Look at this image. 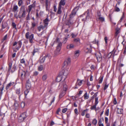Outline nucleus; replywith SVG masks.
Masks as SVG:
<instances>
[{"instance_id":"obj_1","label":"nucleus","mask_w":126,"mask_h":126,"mask_svg":"<svg viewBox=\"0 0 126 126\" xmlns=\"http://www.w3.org/2000/svg\"><path fill=\"white\" fill-rule=\"evenodd\" d=\"M75 9L76 8L73 10L72 13L70 15V19L69 20L67 21L66 23V25H68L69 28L70 26L73 23V22L72 21L71 18L75 15L77 11L75 10Z\"/></svg>"},{"instance_id":"obj_2","label":"nucleus","mask_w":126,"mask_h":126,"mask_svg":"<svg viewBox=\"0 0 126 126\" xmlns=\"http://www.w3.org/2000/svg\"><path fill=\"white\" fill-rule=\"evenodd\" d=\"M25 13L26 12L25 10L24 6H22L18 16V17L19 18L25 17Z\"/></svg>"},{"instance_id":"obj_3","label":"nucleus","mask_w":126,"mask_h":126,"mask_svg":"<svg viewBox=\"0 0 126 126\" xmlns=\"http://www.w3.org/2000/svg\"><path fill=\"white\" fill-rule=\"evenodd\" d=\"M27 116L26 115V113H24L21 114L18 118V120L20 122H21L23 121L24 119L26 118Z\"/></svg>"},{"instance_id":"obj_4","label":"nucleus","mask_w":126,"mask_h":126,"mask_svg":"<svg viewBox=\"0 0 126 126\" xmlns=\"http://www.w3.org/2000/svg\"><path fill=\"white\" fill-rule=\"evenodd\" d=\"M95 55L97 61L100 62L102 60V58L101 54L100 52H98L95 54Z\"/></svg>"},{"instance_id":"obj_5","label":"nucleus","mask_w":126,"mask_h":126,"mask_svg":"<svg viewBox=\"0 0 126 126\" xmlns=\"http://www.w3.org/2000/svg\"><path fill=\"white\" fill-rule=\"evenodd\" d=\"M56 42L58 44L57 48L61 49L62 45V42H60L59 38H57L56 39Z\"/></svg>"},{"instance_id":"obj_6","label":"nucleus","mask_w":126,"mask_h":126,"mask_svg":"<svg viewBox=\"0 0 126 126\" xmlns=\"http://www.w3.org/2000/svg\"><path fill=\"white\" fill-rule=\"evenodd\" d=\"M31 85L30 82L29 80H27L26 82V87L27 89H29L31 87Z\"/></svg>"},{"instance_id":"obj_7","label":"nucleus","mask_w":126,"mask_h":126,"mask_svg":"<svg viewBox=\"0 0 126 126\" xmlns=\"http://www.w3.org/2000/svg\"><path fill=\"white\" fill-rule=\"evenodd\" d=\"M46 28L44 26L42 25H40L38 27V30L39 32L41 31L42 30H43Z\"/></svg>"},{"instance_id":"obj_8","label":"nucleus","mask_w":126,"mask_h":126,"mask_svg":"<svg viewBox=\"0 0 126 126\" xmlns=\"http://www.w3.org/2000/svg\"><path fill=\"white\" fill-rule=\"evenodd\" d=\"M49 20L48 18H46L44 20V26L45 27H46L47 26V25L48 24V22Z\"/></svg>"},{"instance_id":"obj_9","label":"nucleus","mask_w":126,"mask_h":126,"mask_svg":"<svg viewBox=\"0 0 126 126\" xmlns=\"http://www.w3.org/2000/svg\"><path fill=\"white\" fill-rule=\"evenodd\" d=\"M86 50H87L86 52L87 53H90L91 52V45L89 46V47H86Z\"/></svg>"},{"instance_id":"obj_10","label":"nucleus","mask_w":126,"mask_h":126,"mask_svg":"<svg viewBox=\"0 0 126 126\" xmlns=\"http://www.w3.org/2000/svg\"><path fill=\"white\" fill-rule=\"evenodd\" d=\"M62 76L61 75H59L58 76L56 80L58 82L62 80Z\"/></svg>"},{"instance_id":"obj_11","label":"nucleus","mask_w":126,"mask_h":126,"mask_svg":"<svg viewBox=\"0 0 126 126\" xmlns=\"http://www.w3.org/2000/svg\"><path fill=\"white\" fill-rule=\"evenodd\" d=\"M65 4L64 0H61L59 3V6H61L62 5L64 6L65 5Z\"/></svg>"},{"instance_id":"obj_12","label":"nucleus","mask_w":126,"mask_h":126,"mask_svg":"<svg viewBox=\"0 0 126 126\" xmlns=\"http://www.w3.org/2000/svg\"><path fill=\"white\" fill-rule=\"evenodd\" d=\"M44 58H45V60H49L51 58L50 55L49 54H47L44 57Z\"/></svg>"},{"instance_id":"obj_13","label":"nucleus","mask_w":126,"mask_h":126,"mask_svg":"<svg viewBox=\"0 0 126 126\" xmlns=\"http://www.w3.org/2000/svg\"><path fill=\"white\" fill-rule=\"evenodd\" d=\"M33 34H31L29 37V40H30V43H32V40L33 39Z\"/></svg>"},{"instance_id":"obj_14","label":"nucleus","mask_w":126,"mask_h":126,"mask_svg":"<svg viewBox=\"0 0 126 126\" xmlns=\"http://www.w3.org/2000/svg\"><path fill=\"white\" fill-rule=\"evenodd\" d=\"M79 55V51L78 50L75 52V56L76 57H78Z\"/></svg>"},{"instance_id":"obj_15","label":"nucleus","mask_w":126,"mask_h":126,"mask_svg":"<svg viewBox=\"0 0 126 126\" xmlns=\"http://www.w3.org/2000/svg\"><path fill=\"white\" fill-rule=\"evenodd\" d=\"M65 91H63L62 93H61L59 97L60 98H62V97L65 94Z\"/></svg>"},{"instance_id":"obj_16","label":"nucleus","mask_w":126,"mask_h":126,"mask_svg":"<svg viewBox=\"0 0 126 126\" xmlns=\"http://www.w3.org/2000/svg\"><path fill=\"white\" fill-rule=\"evenodd\" d=\"M62 8V6H59L58 8V10L57 12V13L58 14H60L62 12V11L61 10V9Z\"/></svg>"},{"instance_id":"obj_17","label":"nucleus","mask_w":126,"mask_h":126,"mask_svg":"<svg viewBox=\"0 0 126 126\" xmlns=\"http://www.w3.org/2000/svg\"><path fill=\"white\" fill-rule=\"evenodd\" d=\"M14 83H11L10 82L7 85L6 87V89H8L11 86L13 85Z\"/></svg>"},{"instance_id":"obj_18","label":"nucleus","mask_w":126,"mask_h":126,"mask_svg":"<svg viewBox=\"0 0 126 126\" xmlns=\"http://www.w3.org/2000/svg\"><path fill=\"white\" fill-rule=\"evenodd\" d=\"M61 49H60V48H57V49H56V51L55 52V54L56 55H57L58 54L59 52L61 50Z\"/></svg>"},{"instance_id":"obj_19","label":"nucleus","mask_w":126,"mask_h":126,"mask_svg":"<svg viewBox=\"0 0 126 126\" xmlns=\"http://www.w3.org/2000/svg\"><path fill=\"white\" fill-rule=\"evenodd\" d=\"M113 51H112L108 55V58H110L111 56L112 55V56H114V54L113 53Z\"/></svg>"},{"instance_id":"obj_20","label":"nucleus","mask_w":126,"mask_h":126,"mask_svg":"<svg viewBox=\"0 0 126 126\" xmlns=\"http://www.w3.org/2000/svg\"><path fill=\"white\" fill-rule=\"evenodd\" d=\"M7 26V24L6 23H2V28L3 29L5 28Z\"/></svg>"},{"instance_id":"obj_21","label":"nucleus","mask_w":126,"mask_h":126,"mask_svg":"<svg viewBox=\"0 0 126 126\" xmlns=\"http://www.w3.org/2000/svg\"><path fill=\"white\" fill-rule=\"evenodd\" d=\"M96 105L95 104V105H94L93 106L91 107V109L92 110H95V111H96L97 110V109H96Z\"/></svg>"},{"instance_id":"obj_22","label":"nucleus","mask_w":126,"mask_h":126,"mask_svg":"<svg viewBox=\"0 0 126 126\" xmlns=\"http://www.w3.org/2000/svg\"><path fill=\"white\" fill-rule=\"evenodd\" d=\"M68 73V72L67 70H65L63 73V75L65 76H67Z\"/></svg>"},{"instance_id":"obj_23","label":"nucleus","mask_w":126,"mask_h":126,"mask_svg":"<svg viewBox=\"0 0 126 126\" xmlns=\"http://www.w3.org/2000/svg\"><path fill=\"white\" fill-rule=\"evenodd\" d=\"M4 88V87L3 86L0 88V97L1 96L2 94V91Z\"/></svg>"},{"instance_id":"obj_24","label":"nucleus","mask_w":126,"mask_h":126,"mask_svg":"<svg viewBox=\"0 0 126 126\" xmlns=\"http://www.w3.org/2000/svg\"><path fill=\"white\" fill-rule=\"evenodd\" d=\"M18 9V7L17 5H15L14 6L13 11L14 12H16Z\"/></svg>"},{"instance_id":"obj_25","label":"nucleus","mask_w":126,"mask_h":126,"mask_svg":"<svg viewBox=\"0 0 126 126\" xmlns=\"http://www.w3.org/2000/svg\"><path fill=\"white\" fill-rule=\"evenodd\" d=\"M63 91H66L67 87V86L65 84V83H64V84L63 85Z\"/></svg>"},{"instance_id":"obj_26","label":"nucleus","mask_w":126,"mask_h":126,"mask_svg":"<svg viewBox=\"0 0 126 126\" xmlns=\"http://www.w3.org/2000/svg\"><path fill=\"white\" fill-rule=\"evenodd\" d=\"M70 59L69 58H68L67 59V61H66L65 62V63L66 62L67 63V65L69 64V63H70Z\"/></svg>"},{"instance_id":"obj_27","label":"nucleus","mask_w":126,"mask_h":126,"mask_svg":"<svg viewBox=\"0 0 126 126\" xmlns=\"http://www.w3.org/2000/svg\"><path fill=\"white\" fill-rule=\"evenodd\" d=\"M45 2L46 3V10H47L48 8V4L49 2L48 0H45Z\"/></svg>"},{"instance_id":"obj_28","label":"nucleus","mask_w":126,"mask_h":126,"mask_svg":"<svg viewBox=\"0 0 126 126\" xmlns=\"http://www.w3.org/2000/svg\"><path fill=\"white\" fill-rule=\"evenodd\" d=\"M117 112L118 113H122L123 112V110L121 109H118Z\"/></svg>"},{"instance_id":"obj_29","label":"nucleus","mask_w":126,"mask_h":126,"mask_svg":"<svg viewBox=\"0 0 126 126\" xmlns=\"http://www.w3.org/2000/svg\"><path fill=\"white\" fill-rule=\"evenodd\" d=\"M47 78V76L46 75H44L42 77V79L43 80H46Z\"/></svg>"},{"instance_id":"obj_30","label":"nucleus","mask_w":126,"mask_h":126,"mask_svg":"<svg viewBox=\"0 0 126 126\" xmlns=\"http://www.w3.org/2000/svg\"><path fill=\"white\" fill-rule=\"evenodd\" d=\"M25 72L24 71H23L21 73V77H24L25 75Z\"/></svg>"},{"instance_id":"obj_31","label":"nucleus","mask_w":126,"mask_h":126,"mask_svg":"<svg viewBox=\"0 0 126 126\" xmlns=\"http://www.w3.org/2000/svg\"><path fill=\"white\" fill-rule=\"evenodd\" d=\"M84 96L85 99H87L89 97L87 95V93L86 92L84 95Z\"/></svg>"},{"instance_id":"obj_32","label":"nucleus","mask_w":126,"mask_h":126,"mask_svg":"<svg viewBox=\"0 0 126 126\" xmlns=\"http://www.w3.org/2000/svg\"><path fill=\"white\" fill-rule=\"evenodd\" d=\"M82 80H80L78 79L77 81V83H78V85L80 86L81 85L82 83Z\"/></svg>"},{"instance_id":"obj_33","label":"nucleus","mask_w":126,"mask_h":126,"mask_svg":"<svg viewBox=\"0 0 126 126\" xmlns=\"http://www.w3.org/2000/svg\"><path fill=\"white\" fill-rule=\"evenodd\" d=\"M88 110V109H86L84 110L81 113V115L82 116H84L85 113V112L86 111H87Z\"/></svg>"},{"instance_id":"obj_34","label":"nucleus","mask_w":126,"mask_h":126,"mask_svg":"<svg viewBox=\"0 0 126 126\" xmlns=\"http://www.w3.org/2000/svg\"><path fill=\"white\" fill-rule=\"evenodd\" d=\"M97 120L95 119H94L93 121V123L94 125H95L97 123Z\"/></svg>"},{"instance_id":"obj_35","label":"nucleus","mask_w":126,"mask_h":126,"mask_svg":"<svg viewBox=\"0 0 126 126\" xmlns=\"http://www.w3.org/2000/svg\"><path fill=\"white\" fill-rule=\"evenodd\" d=\"M33 4L32 5H31L29 6V13L31 11L32 8L33 7Z\"/></svg>"},{"instance_id":"obj_36","label":"nucleus","mask_w":126,"mask_h":126,"mask_svg":"<svg viewBox=\"0 0 126 126\" xmlns=\"http://www.w3.org/2000/svg\"><path fill=\"white\" fill-rule=\"evenodd\" d=\"M25 103L24 102H23L21 103V106L22 108H23L25 106Z\"/></svg>"},{"instance_id":"obj_37","label":"nucleus","mask_w":126,"mask_h":126,"mask_svg":"<svg viewBox=\"0 0 126 126\" xmlns=\"http://www.w3.org/2000/svg\"><path fill=\"white\" fill-rule=\"evenodd\" d=\"M45 60V58H44V57H43V58L40 60V62L42 63H43Z\"/></svg>"},{"instance_id":"obj_38","label":"nucleus","mask_w":126,"mask_h":126,"mask_svg":"<svg viewBox=\"0 0 126 126\" xmlns=\"http://www.w3.org/2000/svg\"><path fill=\"white\" fill-rule=\"evenodd\" d=\"M12 26L13 27V28H15L16 29L17 28L16 27V25L14 22H13L12 23Z\"/></svg>"},{"instance_id":"obj_39","label":"nucleus","mask_w":126,"mask_h":126,"mask_svg":"<svg viewBox=\"0 0 126 126\" xmlns=\"http://www.w3.org/2000/svg\"><path fill=\"white\" fill-rule=\"evenodd\" d=\"M99 19L102 22L104 21L105 19L104 18L102 17H99Z\"/></svg>"},{"instance_id":"obj_40","label":"nucleus","mask_w":126,"mask_h":126,"mask_svg":"<svg viewBox=\"0 0 126 126\" xmlns=\"http://www.w3.org/2000/svg\"><path fill=\"white\" fill-rule=\"evenodd\" d=\"M38 51V49H34V51L32 53L33 55V56L34 55L35 53L37 52Z\"/></svg>"},{"instance_id":"obj_41","label":"nucleus","mask_w":126,"mask_h":126,"mask_svg":"<svg viewBox=\"0 0 126 126\" xmlns=\"http://www.w3.org/2000/svg\"><path fill=\"white\" fill-rule=\"evenodd\" d=\"M98 103V98L96 97L95 98V104L97 105Z\"/></svg>"},{"instance_id":"obj_42","label":"nucleus","mask_w":126,"mask_h":126,"mask_svg":"<svg viewBox=\"0 0 126 126\" xmlns=\"http://www.w3.org/2000/svg\"><path fill=\"white\" fill-rule=\"evenodd\" d=\"M43 66L42 65H41L39 66L38 68V70L40 71H42L43 69Z\"/></svg>"},{"instance_id":"obj_43","label":"nucleus","mask_w":126,"mask_h":126,"mask_svg":"<svg viewBox=\"0 0 126 126\" xmlns=\"http://www.w3.org/2000/svg\"><path fill=\"white\" fill-rule=\"evenodd\" d=\"M12 65V63H10L9 64V67L8 69V71H9L11 69V66Z\"/></svg>"},{"instance_id":"obj_44","label":"nucleus","mask_w":126,"mask_h":126,"mask_svg":"<svg viewBox=\"0 0 126 126\" xmlns=\"http://www.w3.org/2000/svg\"><path fill=\"white\" fill-rule=\"evenodd\" d=\"M29 32H28L26 33V35H25V36L27 38L29 39Z\"/></svg>"},{"instance_id":"obj_45","label":"nucleus","mask_w":126,"mask_h":126,"mask_svg":"<svg viewBox=\"0 0 126 126\" xmlns=\"http://www.w3.org/2000/svg\"><path fill=\"white\" fill-rule=\"evenodd\" d=\"M7 35L6 34V35L3 37V39L2 40V42H3L4 40H5L6 38H7Z\"/></svg>"},{"instance_id":"obj_46","label":"nucleus","mask_w":126,"mask_h":126,"mask_svg":"<svg viewBox=\"0 0 126 126\" xmlns=\"http://www.w3.org/2000/svg\"><path fill=\"white\" fill-rule=\"evenodd\" d=\"M22 1L21 0H20L18 2V5L19 6H20L22 4Z\"/></svg>"},{"instance_id":"obj_47","label":"nucleus","mask_w":126,"mask_h":126,"mask_svg":"<svg viewBox=\"0 0 126 126\" xmlns=\"http://www.w3.org/2000/svg\"><path fill=\"white\" fill-rule=\"evenodd\" d=\"M119 30L118 29H116V32L115 33V35L116 36H117V35L119 33Z\"/></svg>"},{"instance_id":"obj_48","label":"nucleus","mask_w":126,"mask_h":126,"mask_svg":"<svg viewBox=\"0 0 126 126\" xmlns=\"http://www.w3.org/2000/svg\"><path fill=\"white\" fill-rule=\"evenodd\" d=\"M109 109H107L106 112L105 113V114L107 115V116H108L109 115Z\"/></svg>"},{"instance_id":"obj_49","label":"nucleus","mask_w":126,"mask_h":126,"mask_svg":"<svg viewBox=\"0 0 126 126\" xmlns=\"http://www.w3.org/2000/svg\"><path fill=\"white\" fill-rule=\"evenodd\" d=\"M67 110V108H64L62 110V112L63 113H64Z\"/></svg>"},{"instance_id":"obj_50","label":"nucleus","mask_w":126,"mask_h":126,"mask_svg":"<svg viewBox=\"0 0 126 126\" xmlns=\"http://www.w3.org/2000/svg\"><path fill=\"white\" fill-rule=\"evenodd\" d=\"M16 93L19 95L20 93V90L19 89H17L16 90Z\"/></svg>"},{"instance_id":"obj_51","label":"nucleus","mask_w":126,"mask_h":126,"mask_svg":"<svg viewBox=\"0 0 126 126\" xmlns=\"http://www.w3.org/2000/svg\"><path fill=\"white\" fill-rule=\"evenodd\" d=\"M103 79V77H102L99 80V83H101V82H102Z\"/></svg>"},{"instance_id":"obj_52","label":"nucleus","mask_w":126,"mask_h":126,"mask_svg":"<svg viewBox=\"0 0 126 126\" xmlns=\"http://www.w3.org/2000/svg\"><path fill=\"white\" fill-rule=\"evenodd\" d=\"M14 106L16 107H17L18 106V103L16 102H15L14 103Z\"/></svg>"},{"instance_id":"obj_53","label":"nucleus","mask_w":126,"mask_h":126,"mask_svg":"<svg viewBox=\"0 0 126 126\" xmlns=\"http://www.w3.org/2000/svg\"><path fill=\"white\" fill-rule=\"evenodd\" d=\"M69 47L70 48H72L74 47V45L72 44H71L69 46H68L67 47Z\"/></svg>"},{"instance_id":"obj_54","label":"nucleus","mask_w":126,"mask_h":126,"mask_svg":"<svg viewBox=\"0 0 126 126\" xmlns=\"http://www.w3.org/2000/svg\"><path fill=\"white\" fill-rule=\"evenodd\" d=\"M20 62L21 63H25V61L24 59H23L21 60Z\"/></svg>"},{"instance_id":"obj_55","label":"nucleus","mask_w":126,"mask_h":126,"mask_svg":"<svg viewBox=\"0 0 126 126\" xmlns=\"http://www.w3.org/2000/svg\"><path fill=\"white\" fill-rule=\"evenodd\" d=\"M113 103L115 105L117 103L116 99L115 98H114L113 100Z\"/></svg>"},{"instance_id":"obj_56","label":"nucleus","mask_w":126,"mask_h":126,"mask_svg":"<svg viewBox=\"0 0 126 126\" xmlns=\"http://www.w3.org/2000/svg\"><path fill=\"white\" fill-rule=\"evenodd\" d=\"M97 93H95L94 95L92 97L93 98H94L95 97H96L97 96Z\"/></svg>"},{"instance_id":"obj_57","label":"nucleus","mask_w":126,"mask_h":126,"mask_svg":"<svg viewBox=\"0 0 126 126\" xmlns=\"http://www.w3.org/2000/svg\"><path fill=\"white\" fill-rule=\"evenodd\" d=\"M108 85L105 84V86L104 88V90H105L108 87Z\"/></svg>"},{"instance_id":"obj_58","label":"nucleus","mask_w":126,"mask_h":126,"mask_svg":"<svg viewBox=\"0 0 126 126\" xmlns=\"http://www.w3.org/2000/svg\"><path fill=\"white\" fill-rule=\"evenodd\" d=\"M29 92V91L28 89H27L26 91H25V95H26Z\"/></svg>"},{"instance_id":"obj_59","label":"nucleus","mask_w":126,"mask_h":126,"mask_svg":"<svg viewBox=\"0 0 126 126\" xmlns=\"http://www.w3.org/2000/svg\"><path fill=\"white\" fill-rule=\"evenodd\" d=\"M26 19L27 20H30V18L29 13L28 14L26 18Z\"/></svg>"},{"instance_id":"obj_60","label":"nucleus","mask_w":126,"mask_h":126,"mask_svg":"<svg viewBox=\"0 0 126 126\" xmlns=\"http://www.w3.org/2000/svg\"><path fill=\"white\" fill-rule=\"evenodd\" d=\"M67 38L66 37H65L64 39V40L63 42V43H65L67 40Z\"/></svg>"},{"instance_id":"obj_61","label":"nucleus","mask_w":126,"mask_h":126,"mask_svg":"<svg viewBox=\"0 0 126 126\" xmlns=\"http://www.w3.org/2000/svg\"><path fill=\"white\" fill-rule=\"evenodd\" d=\"M18 44L19 45V48H20L21 47V41H19L18 42Z\"/></svg>"},{"instance_id":"obj_62","label":"nucleus","mask_w":126,"mask_h":126,"mask_svg":"<svg viewBox=\"0 0 126 126\" xmlns=\"http://www.w3.org/2000/svg\"><path fill=\"white\" fill-rule=\"evenodd\" d=\"M79 39L78 38L75 39L74 40V41L76 42H79Z\"/></svg>"},{"instance_id":"obj_63","label":"nucleus","mask_w":126,"mask_h":126,"mask_svg":"<svg viewBox=\"0 0 126 126\" xmlns=\"http://www.w3.org/2000/svg\"><path fill=\"white\" fill-rule=\"evenodd\" d=\"M16 68V67H13L11 71L12 72H13L15 70V68Z\"/></svg>"},{"instance_id":"obj_64","label":"nucleus","mask_w":126,"mask_h":126,"mask_svg":"<svg viewBox=\"0 0 126 126\" xmlns=\"http://www.w3.org/2000/svg\"><path fill=\"white\" fill-rule=\"evenodd\" d=\"M86 117L87 118H89L90 117V115L89 114L87 113L86 115Z\"/></svg>"}]
</instances>
